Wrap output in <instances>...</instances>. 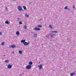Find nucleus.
Returning <instances> with one entry per match:
<instances>
[{"instance_id": "f257e3e1", "label": "nucleus", "mask_w": 76, "mask_h": 76, "mask_svg": "<svg viewBox=\"0 0 76 76\" xmlns=\"http://www.w3.org/2000/svg\"><path fill=\"white\" fill-rule=\"evenodd\" d=\"M31 68V65H28V66H27L26 67V69H28V70Z\"/></svg>"}, {"instance_id": "f03ea898", "label": "nucleus", "mask_w": 76, "mask_h": 76, "mask_svg": "<svg viewBox=\"0 0 76 76\" xmlns=\"http://www.w3.org/2000/svg\"><path fill=\"white\" fill-rule=\"evenodd\" d=\"M18 9L19 11H21L22 10V7L21 6H18Z\"/></svg>"}, {"instance_id": "7ed1b4c3", "label": "nucleus", "mask_w": 76, "mask_h": 76, "mask_svg": "<svg viewBox=\"0 0 76 76\" xmlns=\"http://www.w3.org/2000/svg\"><path fill=\"white\" fill-rule=\"evenodd\" d=\"M23 44L25 45H28L29 44V42L27 43V42H25L23 43Z\"/></svg>"}, {"instance_id": "20e7f679", "label": "nucleus", "mask_w": 76, "mask_h": 76, "mask_svg": "<svg viewBox=\"0 0 76 76\" xmlns=\"http://www.w3.org/2000/svg\"><path fill=\"white\" fill-rule=\"evenodd\" d=\"M34 31H40V28H34Z\"/></svg>"}, {"instance_id": "39448f33", "label": "nucleus", "mask_w": 76, "mask_h": 76, "mask_svg": "<svg viewBox=\"0 0 76 76\" xmlns=\"http://www.w3.org/2000/svg\"><path fill=\"white\" fill-rule=\"evenodd\" d=\"M11 47H12L13 48H16V45H11V46H10V48H11Z\"/></svg>"}, {"instance_id": "423d86ee", "label": "nucleus", "mask_w": 76, "mask_h": 76, "mask_svg": "<svg viewBox=\"0 0 76 76\" xmlns=\"http://www.w3.org/2000/svg\"><path fill=\"white\" fill-rule=\"evenodd\" d=\"M38 67H39V69H42V64H40V65H38Z\"/></svg>"}, {"instance_id": "0eeeda50", "label": "nucleus", "mask_w": 76, "mask_h": 76, "mask_svg": "<svg viewBox=\"0 0 76 76\" xmlns=\"http://www.w3.org/2000/svg\"><path fill=\"white\" fill-rule=\"evenodd\" d=\"M12 66L10 64H8V65L7 66V67L9 68V69H11L12 68Z\"/></svg>"}, {"instance_id": "6e6552de", "label": "nucleus", "mask_w": 76, "mask_h": 76, "mask_svg": "<svg viewBox=\"0 0 76 76\" xmlns=\"http://www.w3.org/2000/svg\"><path fill=\"white\" fill-rule=\"evenodd\" d=\"M16 34L17 35H20V32H19V31H17L16 32Z\"/></svg>"}, {"instance_id": "1a4fd4ad", "label": "nucleus", "mask_w": 76, "mask_h": 76, "mask_svg": "<svg viewBox=\"0 0 76 76\" xmlns=\"http://www.w3.org/2000/svg\"><path fill=\"white\" fill-rule=\"evenodd\" d=\"M25 41H26V40H23V39L21 41V42H22V43L25 42Z\"/></svg>"}, {"instance_id": "9d476101", "label": "nucleus", "mask_w": 76, "mask_h": 76, "mask_svg": "<svg viewBox=\"0 0 76 76\" xmlns=\"http://www.w3.org/2000/svg\"><path fill=\"white\" fill-rule=\"evenodd\" d=\"M18 53L20 54H22V51L21 50H19L18 51Z\"/></svg>"}, {"instance_id": "9b49d317", "label": "nucleus", "mask_w": 76, "mask_h": 76, "mask_svg": "<svg viewBox=\"0 0 76 76\" xmlns=\"http://www.w3.org/2000/svg\"><path fill=\"white\" fill-rule=\"evenodd\" d=\"M23 28L24 29H26V28H27V27H26V25H24L23 26Z\"/></svg>"}, {"instance_id": "f8f14e48", "label": "nucleus", "mask_w": 76, "mask_h": 76, "mask_svg": "<svg viewBox=\"0 0 76 76\" xmlns=\"http://www.w3.org/2000/svg\"><path fill=\"white\" fill-rule=\"evenodd\" d=\"M42 25H38L37 26V27H38V28H41V27H42Z\"/></svg>"}, {"instance_id": "ddd939ff", "label": "nucleus", "mask_w": 76, "mask_h": 76, "mask_svg": "<svg viewBox=\"0 0 76 76\" xmlns=\"http://www.w3.org/2000/svg\"><path fill=\"white\" fill-rule=\"evenodd\" d=\"M29 65H32V62L30 61L29 62Z\"/></svg>"}, {"instance_id": "4468645a", "label": "nucleus", "mask_w": 76, "mask_h": 76, "mask_svg": "<svg viewBox=\"0 0 76 76\" xmlns=\"http://www.w3.org/2000/svg\"><path fill=\"white\" fill-rule=\"evenodd\" d=\"M6 24H9V21H6L5 22Z\"/></svg>"}, {"instance_id": "2eb2a0df", "label": "nucleus", "mask_w": 76, "mask_h": 76, "mask_svg": "<svg viewBox=\"0 0 76 76\" xmlns=\"http://www.w3.org/2000/svg\"><path fill=\"white\" fill-rule=\"evenodd\" d=\"M34 36L33 37H37V34H34Z\"/></svg>"}, {"instance_id": "dca6fc26", "label": "nucleus", "mask_w": 76, "mask_h": 76, "mask_svg": "<svg viewBox=\"0 0 76 76\" xmlns=\"http://www.w3.org/2000/svg\"><path fill=\"white\" fill-rule=\"evenodd\" d=\"M75 75V74H74V73H71L70 74V75L71 76H73V75Z\"/></svg>"}, {"instance_id": "f3484780", "label": "nucleus", "mask_w": 76, "mask_h": 76, "mask_svg": "<svg viewBox=\"0 0 76 76\" xmlns=\"http://www.w3.org/2000/svg\"><path fill=\"white\" fill-rule=\"evenodd\" d=\"M25 16H26V18H27V17H29V15L26 14L25 15Z\"/></svg>"}, {"instance_id": "a211bd4d", "label": "nucleus", "mask_w": 76, "mask_h": 76, "mask_svg": "<svg viewBox=\"0 0 76 76\" xmlns=\"http://www.w3.org/2000/svg\"><path fill=\"white\" fill-rule=\"evenodd\" d=\"M57 31H53L52 32V33H53V32H55V33H57Z\"/></svg>"}, {"instance_id": "6ab92c4d", "label": "nucleus", "mask_w": 76, "mask_h": 76, "mask_svg": "<svg viewBox=\"0 0 76 76\" xmlns=\"http://www.w3.org/2000/svg\"><path fill=\"white\" fill-rule=\"evenodd\" d=\"M5 62H6V63H9V60H6L5 61Z\"/></svg>"}, {"instance_id": "aec40b11", "label": "nucleus", "mask_w": 76, "mask_h": 76, "mask_svg": "<svg viewBox=\"0 0 76 76\" xmlns=\"http://www.w3.org/2000/svg\"><path fill=\"white\" fill-rule=\"evenodd\" d=\"M23 8L25 9V10L26 9V7L25 6H23Z\"/></svg>"}, {"instance_id": "412c9836", "label": "nucleus", "mask_w": 76, "mask_h": 76, "mask_svg": "<svg viewBox=\"0 0 76 76\" xmlns=\"http://www.w3.org/2000/svg\"><path fill=\"white\" fill-rule=\"evenodd\" d=\"M49 26L50 28H51V29H53V27H52V26H51L50 25Z\"/></svg>"}, {"instance_id": "4be33fe9", "label": "nucleus", "mask_w": 76, "mask_h": 76, "mask_svg": "<svg viewBox=\"0 0 76 76\" xmlns=\"http://www.w3.org/2000/svg\"><path fill=\"white\" fill-rule=\"evenodd\" d=\"M4 44V42H2L1 43V45H3Z\"/></svg>"}, {"instance_id": "5701e85b", "label": "nucleus", "mask_w": 76, "mask_h": 76, "mask_svg": "<svg viewBox=\"0 0 76 76\" xmlns=\"http://www.w3.org/2000/svg\"><path fill=\"white\" fill-rule=\"evenodd\" d=\"M19 24L20 25H22V23L21 22H19Z\"/></svg>"}, {"instance_id": "b1692460", "label": "nucleus", "mask_w": 76, "mask_h": 76, "mask_svg": "<svg viewBox=\"0 0 76 76\" xmlns=\"http://www.w3.org/2000/svg\"><path fill=\"white\" fill-rule=\"evenodd\" d=\"M64 9H67V6H66L64 8Z\"/></svg>"}, {"instance_id": "393cba45", "label": "nucleus", "mask_w": 76, "mask_h": 76, "mask_svg": "<svg viewBox=\"0 0 76 76\" xmlns=\"http://www.w3.org/2000/svg\"><path fill=\"white\" fill-rule=\"evenodd\" d=\"M11 53H12V54H14V53H15V52L14 51H12L11 52Z\"/></svg>"}, {"instance_id": "a878e982", "label": "nucleus", "mask_w": 76, "mask_h": 76, "mask_svg": "<svg viewBox=\"0 0 76 76\" xmlns=\"http://www.w3.org/2000/svg\"><path fill=\"white\" fill-rule=\"evenodd\" d=\"M73 8H75V5L73 6Z\"/></svg>"}, {"instance_id": "bb28decb", "label": "nucleus", "mask_w": 76, "mask_h": 76, "mask_svg": "<svg viewBox=\"0 0 76 76\" xmlns=\"http://www.w3.org/2000/svg\"><path fill=\"white\" fill-rule=\"evenodd\" d=\"M68 10H70V8H67V9Z\"/></svg>"}, {"instance_id": "cd10ccee", "label": "nucleus", "mask_w": 76, "mask_h": 76, "mask_svg": "<svg viewBox=\"0 0 76 76\" xmlns=\"http://www.w3.org/2000/svg\"><path fill=\"white\" fill-rule=\"evenodd\" d=\"M17 19H18V21H19V18H18Z\"/></svg>"}, {"instance_id": "c85d7f7f", "label": "nucleus", "mask_w": 76, "mask_h": 76, "mask_svg": "<svg viewBox=\"0 0 76 76\" xmlns=\"http://www.w3.org/2000/svg\"><path fill=\"white\" fill-rule=\"evenodd\" d=\"M1 34H2V33H0V34L1 35Z\"/></svg>"}, {"instance_id": "c756f323", "label": "nucleus", "mask_w": 76, "mask_h": 76, "mask_svg": "<svg viewBox=\"0 0 76 76\" xmlns=\"http://www.w3.org/2000/svg\"><path fill=\"white\" fill-rule=\"evenodd\" d=\"M6 10H7V7H6Z\"/></svg>"}, {"instance_id": "7c9ffc66", "label": "nucleus", "mask_w": 76, "mask_h": 76, "mask_svg": "<svg viewBox=\"0 0 76 76\" xmlns=\"http://www.w3.org/2000/svg\"><path fill=\"white\" fill-rule=\"evenodd\" d=\"M3 56L4 57H5V55H4Z\"/></svg>"}, {"instance_id": "2f4dec72", "label": "nucleus", "mask_w": 76, "mask_h": 76, "mask_svg": "<svg viewBox=\"0 0 76 76\" xmlns=\"http://www.w3.org/2000/svg\"><path fill=\"white\" fill-rule=\"evenodd\" d=\"M39 63H40V62H39Z\"/></svg>"}, {"instance_id": "473e14b6", "label": "nucleus", "mask_w": 76, "mask_h": 76, "mask_svg": "<svg viewBox=\"0 0 76 76\" xmlns=\"http://www.w3.org/2000/svg\"><path fill=\"white\" fill-rule=\"evenodd\" d=\"M52 35H51V37Z\"/></svg>"}]
</instances>
